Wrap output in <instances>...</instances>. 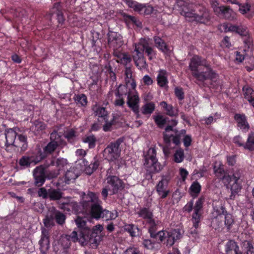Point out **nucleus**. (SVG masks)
Listing matches in <instances>:
<instances>
[{"label": "nucleus", "mask_w": 254, "mask_h": 254, "mask_svg": "<svg viewBox=\"0 0 254 254\" xmlns=\"http://www.w3.org/2000/svg\"><path fill=\"white\" fill-rule=\"evenodd\" d=\"M243 174V171L241 169H236V170L234 171L233 174L232 175H224L223 177V180H226V181H229V182L232 181H235L237 180V181H239L241 178L242 177Z\"/></svg>", "instance_id": "35"}, {"label": "nucleus", "mask_w": 254, "mask_h": 254, "mask_svg": "<svg viewBox=\"0 0 254 254\" xmlns=\"http://www.w3.org/2000/svg\"><path fill=\"white\" fill-rule=\"evenodd\" d=\"M93 110L96 116L103 118L105 120H107L106 117L107 115V112L105 108L96 106L93 108Z\"/></svg>", "instance_id": "46"}, {"label": "nucleus", "mask_w": 254, "mask_h": 254, "mask_svg": "<svg viewBox=\"0 0 254 254\" xmlns=\"http://www.w3.org/2000/svg\"><path fill=\"white\" fill-rule=\"evenodd\" d=\"M127 93V87L126 85L120 84L117 90L115 95L119 99L115 101L116 106H122L125 104L123 95H126Z\"/></svg>", "instance_id": "24"}, {"label": "nucleus", "mask_w": 254, "mask_h": 254, "mask_svg": "<svg viewBox=\"0 0 254 254\" xmlns=\"http://www.w3.org/2000/svg\"><path fill=\"white\" fill-rule=\"evenodd\" d=\"M206 70L199 71H195L192 73V75L196 78V79L200 81L203 82L205 80L210 79L213 81L215 79L217 74L213 71L209 65L205 66Z\"/></svg>", "instance_id": "8"}, {"label": "nucleus", "mask_w": 254, "mask_h": 254, "mask_svg": "<svg viewBox=\"0 0 254 254\" xmlns=\"http://www.w3.org/2000/svg\"><path fill=\"white\" fill-rule=\"evenodd\" d=\"M223 181L227 186L228 191H230L231 192V194L227 199L234 200L239 192L241 190L240 182L239 181H237V180L235 181L231 180L230 182L229 181H226V180H223Z\"/></svg>", "instance_id": "16"}, {"label": "nucleus", "mask_w": 254, "mask_h": 254, "mask_svg": "<svg viewBox=\"0 0 254 254\" xmlns=\"http://www.w3.org/2000/svg\"><path fill=\"white\" fill-rule=\"evenodd\" d=\"M63 192L60 189L50 188L48 199L50 201H59L63 197Z\"/></svg>", "instance_id": "32"}, {"label": "nucleus", "mask_w": 254, "mask_h": 254, "mask_svg": "<svg viewBox=\"0 0 254 254\" xmlns=\"http://www.w3.org/2000/svg\"><path fill=\"white\" fill-rule=\"evenodd\" d=\"M126 3L129 7L132 8L134 10L137 11L139 7L141 6V4H139L132 0H126Z\"/></svg>", "instance_id": "60"}, {"label": "nucleus", "mask_w": 254, "mask_h": 254, "mask_svg": "<svg viewBox=\"0 0 254 254\" xmlns=\"http://www.w3.org/2000/svg\"><path fill=\"white\" fill-rule=\"evenodd\" d=\"M132 71L130 67H127L125 70L126 79L125 81L126 85H127L130 82V80L132 79ZM127 87V86H126Z\"/></svg>", "instance_id": "61"}, {"label": "nucleus", "mask_w": 254, "mask_h": 254, "mask_svg": "<svg viewBox=\"0 0 254 254\" xmlns=\"http://www.w3.org/2000/svg\"><path fill=\"white\" fill-rule=\"evenodd\" d=\"M99 163L97 161H95L94 162L91 163L88 166L85 168V171L86 174L91 175L95 171L98 167Z\"/></svg>", "instance_id": "50"}, {"label": "nucleus", "mask_w": 254, "mask_h": 254, "mask_svg": "<svg viewBox=\"0 0 254 254\" xmlns=\"http://www.w3.org/2000/svg\"><path fill=\"white\" fill-rule=\"evenodd\" d=\"M182 237V234L180 229H173L167 232V235H165L164 239H166V245L168 247L172 246L174 243Z\"/></svg>", "instance_id": "19"}, {"label": "nucleus", "mask_w": 254, "mask_h": 254, "mask_svg": "<svg viewBox=\"0 0 254 254\" xmlns=\"http://www.w3.org/2000/svg\"><path fill=\"white\" fill-rule=\"evenodd\" d=\"M245 148L250 150H254V132H251L249 134L247 141L244 146Z\"/></svg>", "instance_id": "45"}, {"label": "nucleus", "mask_w": 254, "mask_h": 254, "mask_svg": "<svg viewBox=\"0 0 254 254\" xmlns=\"http://www.w3.org/2000/svg\"><path fill=\"white\" fill-rule=\"evenodd\" d=\"M155 106L153 102H147L141 107V113L143 115H151L155 110Z\"/></svg>", "instance_id": "38"}, {"label": "nucleus", "mask_w": 254, "mask_h": 254, "mask_svg": "<svg viewBox=\"0 0 254 254\" xmlns=\"http://www.w3.org/2000/svg\"><path fill=\"white\" fill-rule=\"evenodd\" d=\"M153 118L155 124L159 128H162L168 122L167 119L164 118L162 115L153 116Z\"/></svg>", "instance_id": "43"}, {"label": "nucleus", "mask_w": 254, "mask_h": 254, "mask_svg": "<svg viewBox=\"0 0 254 254\" xmlns=\"http://www.w3.org/2000/svg\"><path fill=\"white\" fill-rule=\"evenodd\" d=\"M150 235L154 243H160L164 240L165 232L163 231H156L151 233Z\"/></svg>", "instance_id": "40"}, {"label": "nucleus", "mask_w": 254, "mask_h": 254, "mask_svg": "<svg viewBox=\"0 0 254 254\" xmlns=\"http://www.w3.org/2000/svg\"><path fill=\"white\" fill-rule=\"evenodd\" d=\"M124 140V138L120 137L107 146L104 150V155L107 159L113 161L119 158L121 151L120 146Z\"/></svg>", "instance_id": "6"}, {"label": "nucleus", "mask_w": 254, "mask_h": 254, "mask_svg": "<svg viewBox=\"0 0 254 254\" xmlns=\"http://www.w3.org/2000/svg\"><path fill=\"white\" fill-rule=\"evenodd\" d=\"M241 247L243 250L246 254L249 251L252 249L254 246L251 241L244 240L242 242Z\"/></svg>", "instance_id": "55"}, {"label": "nucleus", "mask_w": 254, "mask_h": 254, "mask_svg": "<svg viewBox=\"0 0 254 254\" xmlns=\"http://www.w3.org/2000/svg\"><path fill=\"white\" fill-rule=\"evenodd\" d=\"M104 229L102 225L98 224L93 227L92 229L86 228L82 230L80 241L83 244H89L93 248H96L99 245L100 237L98 235Z\"/></svg>", "instance_id": "2"}, {"label": "nucleus", "mask_w": 254, "mask_h": 254, "mask_svg": "<svg viewBox=\"0 0 254 254\" xmlns=\"http://www.w3.org/2000/svg\"><path fill=\"white\" fill-rule=\"evenodd\" d=\"M96 141V138L93 135L87 136L83 139V142L88 144L89 148H93L95 146Z\"/></svg>", "instance_id": "49"}, {"label": "nucleus", "mask_w": 254, "mask_h": 254, "mask_svg": "<svg viewBox=\"0 0 254 254\" xmlns=\"http://www.w3.org/2000/svg\"><path fill=\"white\" fill-rule=\"evenodd\" d=\"M61 137V135L58 133L56 130H54L51 133L50 138V141L58 144L59 147L62 148L66 145V143Z\"/></svg>", "instance_id": "34"}, {"label": "nucleus", "mask_w": 254, "mask_h": 254, "mask_svg": "<svg viewBox=\"0 0 254 254\" xmlns=\"http://www.w3.org/2000/svg\"><path fill=\"white\" fill-rule=\"evenodd\" d=\"M70 204V201L67 202L59 203V207L64 211L69 212L71 211V207L69 206Z\"/></svg>", "instance_id": "64"}, {"label": "nucleus", "mask_w": 254, "mask_h": 254, "mask_svg": "<svg viewBox=\"0 0 254 254\" xmlns=\"http://www.w3.org/2000/svg\"><path fill=\"white\" fill-rule=\"evenodd\" d=\"M174 161L176 163L182 162L184 158V150L182 149H178L174 154Z\"/></svg>", "instance_id": "52"}, {"label": "nucleus", "mask_w": 254, "mask_h": 254, "mask_svg": "<svg viewBox=\"0 0 254 254\" xmlns=\"http://www.w3.org/2000/svg\"><path fill=\"white\" fill-rule=\"evenodd\" d=\"M166 72L165 70H161L157 77V83L160 87H164L167 83L168 80L166 76Z\"/></svg>", "instance_id": "42"}, {"label": "nucleus", "mask_w": 254, "mask_h": 254, "mask_svg": "<svg viewBox=\"0 0 254 254\" xmlns=\"http://www.w3.org/2000/svg\"><path fill=\"white\" fill-rule=\"evenodd\" d=\"M107 186H110L112 190L111 195L117 193L119 190L124 189L123 182L118 177L109 176L107 178Z\"/></svg>", "instance_id": "12"}, {"label": "nucleus", "mask_w": 254, "mask_h": 254, "mask_svg": "<svg viewBox=\"0 0 254 254\" xmlns=\"http://www.w3.org/2000/svg\"><path fill=\"white\" fill-rule=\"evenodd\" d=\"M108 42L109 46L114 50H118L124 44L122 36L116 32L109 31L108 33Z\"/></svg>", "instance_id": "11"}, {"label": "nucleus", "mask_w": 254, "mask_h": 254, "mask_svg": "<svg viewBox=\"0 0 254 254\" xmlns=\"http://www.w3.org/2000/svg\"><path fill=\"white\" fill-rule=\"evenodd\" d=\"M218 215L216 217L217 219H224V224L227 229L229 231L233 225L234 224V219L231 214L228 213L223 206H221L219 208L216 210Z\"/></svg>", "instance_id": "9"}, {"label": "nucleus", "mask_w": 254, "mask_h": 254, "mask_svg": "<svg viewBox=\"0 0 254 254\" xmlns=\"http://www.w3.org/2000/svg\"><path fill=\"white\" fill-rule=\"evenodd\" d=\"M77 175L72 170L67 171L65 174V181H70L77 178Z\"/></svg>", "instance_id": "59"}, {"label": "nucleus", "mask_w": 254, "mask_h": 254, "mask_svg": "<svg viewBox=\"0 0 254 254\" xmlns=\"http://www.w3.org/2000/svg\"><path fill=\"white\" fill-rule=\"evenodd\" d=\"M37 193L38 196L41 197L45 199H48L49 189L47 190L45 188H41L39 189Z\"/></svg>", "instance_id": "58"}, {"label": "nucleus", "mask_w": 254, "mask_h": 254, "mask_svg": "<svg viewBox=\"0 0 254 254\" xmlns=\"http://www.w3.org/2000/svg\"><path fill=\"white\" fill-rule=\"evenodd\" d=\"M124 230L128 232L131 237H135L139 233V229L133 224H127L124 226Z\"/></svg>", "instance_id": "39"}, {"label": "nucleus", "mask_w": 254, "mask_h": 254, "mask_svg": "<svg viewBox=\"0 0 254 254\" xmlns=\"http://www.w3.org/2000/svg\"><path fill=\"white\" fill-rule=\"evenodd\" d=\"M186 131L185 129H182L179 131L177 129L174 130L173 132V136L172 137L171 140L176 145H178L180 144V139L182 136H184L186 134Z\"/></svg>", "instance_id": "41"}, {"label": "nucleus", "mask_w": 254, "mask_h": 254, "mask_svg": "<svg viewBox=\"0 0 254 254\" xmlns=\"http://www.w3.org/2000/svg\"><path fill=\"white\" fill-rule=\"evenodd\" d=\"M43 157L42 154L38 155L37 153L30 156H23L19 159V164L21 166L28 167L31 164L35 165L38 163L42 160Z\"/></svg>", "instance_id": "14"}, {"label": "nucleus", "mask_w": 254, "mask_h": 254, "mask_svg": "<svg viewBox=\"0 0 254 254\" xmlns=\"http://www.w3.org/2000/svg\"><path fill=\"white\" fill-rule=\"evenodd\" d=\"M204 197L202 196L199 197L196 201L194 207V212L192 215L191 220L193 223V225L195 229L198 228L200 222L201 214L199 212L202 208V205L204 202Z\"/></svg>", "instance_id": "15"}, {"label": "nucleus", "mask_w": 254, "mask_h": 254, "mask_svg": "<svg viewBox=\"0 0 254 254\" xmlns=\"http://www.w3.org/2000/svg\"><path fill=\"white\" fill-rule=\"evenodd\" d=\"M168 182V179L166 178H163L159 181L156 187V191L162 198H165L169 192V190L167 189Z\"/></svg>", "instance_id": "21"}, {"label": "nucleus", "mask_w": 254, "mask_h": 254, "mask_svg": "<svg viewBox=\"0 0 254 254\" xmlns=\"http://www.w3.org/2000/svg\"><path fill=\"white\" fill-rule=\"evenodd\" d=\"M137 213L139 217L147 219V221L153 218L152 212L145 207L140 208Z\"/></svg>", "instance_id": "37"}, {"label": "nucleus", "mask_w": 254, "mask_h": 254, "mask_svg": "<svg viewBox=\"0 0 254 254\" xmlns=\"http://www.w3.org/2000/svg\"><path fill=\"white\" fill-rule=\"evenodd\" d=\"M34 184L37 187L43 186L46 181L45 167L43 165L36 167L33 171Z\"/></svg>", "instance_id": "10"}, {"label": "nucleus", "mask_w": 254, "mask_h": 254, "mask_svg": "<svg viewBox=\"0 0 254 254\" xmlns=\"http://www.w3.org/2000/svg\"><path fill=\"white\" fill-rule=\"evenodd\" d=\"M190 190L191 192L198 194L200 191L201 186L198 182L195 181L191 185Z\"/></svg>", "instance_id": "57"}, {"label": "nucleus", "mask_w": 254, "mask_h": 254, "mask_svg": "<svg viewBox=\"0 0 254 254\" xmlns=\"http://www.w3.org/2000/svg\"><path fill=\"white\" fill-rule=\"evenodd\" d=\"M178 122L176 120H172L168 121V125L165 127V130L163 132V141L165 143L169 144L171 143L172 137L173 136V132L176 129H173V127L177 125Z\"/></svg>", "instance_id": "18"}, {"label": "nucleus", "mask_w": 254, "mask_h": 254, "mask_svg": "<svg viewBox=\"0 0 254 254\" xmlns=\"http://www.w3.org/2000/svg\"><path fill=\"white\" fill-rule=\"evenodd\" d=\"M207 65L205 59H202L198 56L195 55L191 59L189 67L192 72H193L198 71L197 68L199 66L203 65L206 66Z\"/></svg>", "instance_id": "22"}, {"label": "nucleus", "mask_w": 254, "mask_h": 254, "mask_svg": "<svg viewBox=\"0 0 254 254\" xmlns=\"http://www.w3.org/2000/svg\"><path fill=\"white\" fill-rule=\"evenodd\" d=\"M58 146H59L58 144L50 141L43 148V152L41 149H39L37 151V154L38 155H40L41 153L43 155V160L47 157L48 154H51L54 152Z\"/></svg>", "instance_id": "29"}, {"label": "nucleus", "mask_w": 254, "mask_h": 254, "mask_svg": "<svg viewBox=\"0 0 254 254\" xmlns=\"http://www.w3.org/2000/svg\"><path fill=\"white\" fill-rule=\"evenodd\" d=\"M54 13L56 14L58 22L60 23H63L64 21V17L63 13L61 11L60 2H57L55 3L51 12L49 14V18H51Z\"/></svg>", "instance_id": "30"}, {"label": "nucleus", "mask_w": 254, "mask_h": 254, "mask_svg": "<svg viewBox=\"0 0 254 254\" xmlns=\"http://www.w3.org/2000/svg\"><path fill=\"white\" fill-rule=\"evenodd\" d=\"M91 33L92 35L90 37V39L92 41V46L99 47L100 45L102 44L101 41L102 35L99 32H96L94 30L91 31Z\"/></svg>", "instance_id": "36"}, {"label": "nucleus", "mask_w": 254, "mask_h": 254, "mask_svg": "<svg viewBox=\"0 0 254 254\" xmlns=\"http://www.w3.org/2000/svg\"><path fill=\"white\" fill-rule=\"evenodd\" d=\"M147 222L149 225L148 228V232L149 234L157 231V224L153 218L147 220Z\"/></svg>", "instance_id": "56"}, {"label": "nucleus", "mask_w": 254, "mask_h": 254, "mask_svg": "<svg viewBox=\"0 0 254 254\" xmlns=\"http://www.w3.org/2000/svg\"><path fill=\"white\" fill-rule=\"evenodd\" d=\"M17 135V133L13 128H8L5 129V146L6 147L9 146H14L16 141L15 139Z\"/></svg>", "instance_id": "25"}, {"label": "nucleus", "mask_w": 254, "mask_h": 254, "mask_svg": "<svg viewBox=\"0 0 254 254\" xmlns=\"http://www.w3.org/2000/svg\"><path fill=\"white\" fill-rule=\"evenodd\" d=\"M226 254H243L239 250L237 243L234 240H229L225 245Z\"/></svg>", "instance_id": "28"}, {"label": "nucleus", "mask_w": 254, "mask_h": 254, "mask_svg": "<svg viewBox=\"0 0 254 254\" xmlns=\"http://www.w3.org/2000/svg\"><path fill=\"white\" fill-rule=\"evenodd\" d=\"M82 232V230H80L79 232V234L78 235L77 232L76 231H73L70 235H66V236L69 237V239L72 240V241L74 242H76L77 241H79V242L82 246H86L88 244H83L80 241V239L81 237V233Z\"/></svg>", "instance_id": "47"}, {"label": "nucleus", "mask_w": 254, "mask_h": 254, "mask_svg": "<svg viewBox=\"0 0 254 254\" xmlns=\"http://www.w3.org/2000/svg\"><path fill=\"white\" fill-rule=\"evenodd\" d=\"M228 31L236 32L241 36L247 37L249 35V31L247 27L243 25H236L230 24L227 26L226 29Z\"/></svg>", "instance_id": "27"}, {"label": "nucleus", "mask_w": 254, "mask_h": 254, "mask_svg": "<svg viewBox=\"0 0 254 254\" xmlns=\"http://www.w3.org/2000/svg\"><path fill=\"white\" fill-rule=\"evenodd\" d=\"M127 103L135 114H138L139 99L137 95H131L130 92L127 91Z\"/></svg>", "instance_id": "23"}, {"label": "nucleus", "mask_w": 254, "mask_h": 254, "mask_svg": "<svg viewBox=\"0 0 254 254\" xmlns=\"http://www.w3.org/2000/svg\"><path fill=\"white\" fill-rule=\"evenodd\" d=\"M76 225L80 229V230H83L86 228H88L86 225V221L84 218L80 216H77L76 219L75 220Z\"/></svg>", "instance_id": "53"}, {"label": "nucleus", "mask_w": 254, "mask_h": 254, "mask_svg": "<svg viewBox=\"0 0 254 254\" xmlns=\"http://www.w3.org/2000/svg\"><path fill=\"white\" fill-rule=\"evenodd\" d=\"M59 243L61 245L63 249H65L69 248L71 245L70 240L69 237L65 235L61 237L59 240Z\"/></svg>", "instance_id": "51"}, {"label": "nucleus", "mask_w": 254, "mask_h": 254, "mask_svg": "<svg viewBox=\"0 0 254 254\" xmlns=\"http://www.w3.org/2000/svg\"><path fill=\"white\" fill-rule=\"evenodd\" d=\"M153 10V7L151 6H145L141 4V6L139 7L138 12L140 14H150L152 13Z\"/></svg>", "instance_id": "54"}, {"label": "nucleus", "mask_w": 254, "mask_h": 254, "mask_svg": "<svg viewBox=\"0 0 254 254\" xmlns=\"http://www.w3.org/2000/svg\"><path fill=\"white\" fill-rule=\"evenodd\" d=\"M59 174V170H52L46 172V179L49 180L57 177Z\"/></svg>", "instance_id": "63"}, {"label": "nucleus", "mask_w": 254, "mask_h": 254, "mask_svg": "<svg viewBox=\"0 0 254 254\" xmlns=\"http://www.w3.org/2000/svg\"><path fill=\"white\" fill-rule=\"evenodd\" d=\"M211 15L210 11L206 7L199 6L192 18V21H196L202 24H208L210 23Z\"/></svg>", "instance_id": "7"}, {"label": "nucleus", "mask_w": 254, "mask_h": 254, "mask_svg": "<svg viewBox=\"0 0 254 254\" xmlns=\"http://www.w3.org/2000/svg\"><path fill=\"white\" fill-rule=\"evenodd\" d=\"M18 138L15 141L14 147L20 149V151H24L28 147L27 137L23 134L17 135Z\"/></svg>", "instance_id": "31"}, {"label": "nucleus", "mask_w": 254, "mask_h": 254, "mask_svg": "<svg viewBox=\"0 0 254 254\" xmlns=\"http://www.w3.org/2000/svg\"><path fill=\"white\" fill-rule=\"evenodd\" d=\"M167 115L171 116H176L178 115L177 110L174 109L171 105H169L165 109Z\"/></svg>", "instance_id": "62"}, {"label": "nucleus", "mask_w": 254, "mask_h": 254, "mask_svg": "<svg viewBox=\"0 0 254 254\" xmlns=\"http://www.w3.org/2000/svg\"><path fill=\"white\" fill-rule=\"evenodd\" d=\"M101 201L97 194L91 191L84 193L82 206L86 210H90L92 217L99 219L105 218L106 220L114 219L117 217V213H114L106 209H103L101 206Z\"/></svg>", "instance_id": "1"}, {"label": "nucleus", "mask_w": 254, "mask_h": 254, "mask_svg": "<svg viewBox=\"0 0 254 254\" xmlns=\"http://www.w3.org/2000/svg\"><path fill=\"white\" fill-rule=\"evenodd\" d=\"M210 2L215 15L230 20L235 18L236 13L229 6L221 5L216 0H210Z\"/></svg>", "instance_id": "5"}, {"label": "nucleus", "mask_w": 254, "mask_h": 254, "mask_svg": "<svg viewBox=\"0 0 254 254\" xmlns=\"http://www.w3.org/2000/svg\"><path fill=\"white\" fill-rule=\"evenodd\" d=\"M154 41L156 46L160 50L163 52H165L167 50V46L164 41L159 37L155 36L154 37Z\"/></svg>", "instance_id": "44"}, {"label": "nucleus", "mask_w": 254, "mask_h": 254, "mask_svg": "<svg viewBox=\"0 0 254 254\" xmlns=\"http://www.w3.org/2000/svg\"><path fill=\"white\" fill-rule=\"evenodd\" d=\"M156 150L153 148H149L147 154L144 156V165L147 171L151 173H155L162 169V166L158 162L156 158Z\"/></svg>", "instance_id": "4"}, {"label": "nucleus", "mask_w": 254, "mask_h": 254, "mask_svg": "<svg viewBox=\"0 0 254 254\" xmlns=\"http://www.w3.org/2000/svg\"><path fill=\"white\" fill-rule=\"evenodd\" d=\"M66 216L60 211L52 207L49 213L47 214L43 219L44 226L47 227H52L55 225L54 220L60 226H63L65 223Z\"/></svg>", "instance_id": "3"}, {"label": "nucleus", "mask_w": 254, "mask_h": 254, "mask_svg": "<svg viewBox=\"0 0 254 254\" xmlns=\"http://www.w3.org/2000/svg\"><path fill=\"white\" fill-rule=\"evenodd\" d=\"M134 52H142V53L143 52H145L149 57L150 60H152L154 52L152 48L149 46V43L145 40H143L141 43L136 45Z\"/></svg>", "instance_id": "20"}, {"label": "nucleus", "mask_w": 254, "mask_h": 254, "mask_svg": "<svg viewBox=\"0 0 254 254\" xmlns=\"http://www.w3.org/2000/svg\"><path fill=\"white\" fill-rule=\"evenodd\" d=\"M41 238L39 242L40 249L41 253L47 252L50 248V233L49 231L42 228Z\"/></svg>", "instance_id": "17"}, {"label": "nucleus", "mask_w": 254, "mask_h": 254, "mask_svg": "<svg viewBox=\"0 0 254 254\" xmlns=\"http://www.w3.org/2000/svg\"><path fill=\"white\" fill-rule=\"evenodd\" d=\"M235 119L238 123V126L241 129L248 130L249 128V125L247 122L246 117L243 114H237L235 115Z\"/></svg>", "instance_id": "33"}, {"label": "nucleus", "mask_w": 254, "mask_h": 254, "mask_svg": "<svg viewBox=\"0 0 254 254\" xmlns=\"http://www.w3.org/2000/svg\"><path fill=\"white\" fill-rule=\"evenodd\" d=\"M133 59L135 65L139 69H146L147 67V64L143 57L142 52H135L133 56Z\"/></svg>", "instance_id": "26"}, {"label": "nucleus", "mask_w": 254, "mask_h": 254, "mask_svg": "<svg viewBox=\"0 0 254 254\" xmlns=\"http://www.w3.org/2000/svg\"><path fill=\"white\" fill-rule=\"evenodd\" d=\"M177 4L182 7L181 14L185 16L187 20L192 21V18L195 12V10L192 8V5L188 4L183 0H178Z\"/></svg>", "instance_id": "13"}, {"label": "nucleus", "mask_w": 254, "mask_h": 254, "mask_svg": "<svg viewBox=\"0 0 254 254\" xmlns=\"http://www.w3.org/2000/svg\"><path fill=\"white\" fill-rule=\"evenodd\" d=\"M74 99L77 104L79 106H85L87 105V97L83 94L76 95Z\"/></svg>", "instance_id": "48"}]
</instances>
